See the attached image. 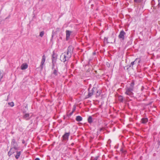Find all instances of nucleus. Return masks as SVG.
<instances>
[{
  "instance_id": "nucleus-1",
  "label": "nucleus",
  "mask_w": 160,
  "mask_h": 160,
  "mask_svg": "<svg viewBox=\"0 0 160 160\" xmlns=\"http://www.w3.org/2000/svg\"><path fill=\"white\" fill-rule=\"evenodd\" d=\"M134 82L132 81L129 86H127L125 88V93L127 95L132 97L133 95V91L134 89Z\"/></svg>"
},
{
  "instance_id": "nucleus-2",
  "label": "nucleus",
  "mask_w": 160,
  "mask_h": 160,
  "mask_svg": "<svg viewBox=\"0 0 160 160\" xmlns=\"http://www.w3.org/2000/svg\"><path fill=\"white\" fill-rule=\"evenodd\" d=\"M71 56L65 52L61 55L60 56L61 60V61L65 62L68 61L71 58Z\"/></svg>"
},
{
  "instance_id": "nucleus-3",
  "label": "nucleus",
  "mask_w": 160,
  "mask_h": 160,
  "mask_svg": "<svg viewBox=\"0 0 160 160\" xmlns=\"http://www.w3.org/2000/svg\"><path fill=\"white\" fill-rule=\"evenodd\" d=\"M11 148H14L15 150H18V145L14 139L12 140Z\"/></svg>"
},
{
  "instance_id": "nucleus-4",
  "label": "nucleus",
  "mask_w": 160,
  "mask_h": 160,
  "mask_svg": "<svg viewBox=\"0 0 160 160\" xmlns=\"http://www.w3.org/2000/svg\"><path fill=\"white\" fill-rule=\"evenodd\" d=\"M126 34V33L123 30L121 31L120 32L118 35V38L120 39V40L122 41L124 39L125 35Z\"/></svg>"
},
{
  "instance_id": "nucleus-5",
  "label": "nucleus",
  "mask_w": 160,
  "mask_h": 160,
  "mask_svg": "<svg viewBox=\"0 0 160 160\" xmlns=\"http://www.w3.org/2000/svg\"><path fill=\"white\" fill-rule=\"evenodd\" d=\"M73 49L74 48L73 46H69L68 47L66 52L72 56V54L73 52Z\"/></svg>"
},
{
  "instance_id": "nucleus-6",
  "label": "nucleus",
  "mask_w": 160,
  "mask_h": 160,
  "mask_svg": "<svg viewBox=\"0 0 160 160\" xmlns=\"http://www.w3.org/2000/svg\"><path fill=\"white\" fill-rule=\"evenodd\" d=\"M70 135V133L69 132H66L62 136V138H63V141H68V138Z\"/></svg>"
},
{
  "instance_id": "nucleus-7",
  "label": "nucleus",
  "mask_w": 160,
  "mask_h": 160,
  "mask_svg": "<svg viewBox=\"0 0 160 160\" xmlns=\"http://www.w3.org/2000/svg\"><path fill=\"white\" fill-rule=\"evenodd\" d=\"M57 55L55 54L54 52H53V54L52 55V62H56L57 59Z\"/></svg>"
},
{
  "instance_id": "nucleus-8",
  "label": "nucleus",
  "mask_w": 160,
  "mask_h": 160,
  "mask_svg": "<svg viewBox=\"0 0 160 160\" xmlns=\"http://www.w3.org/2000/svg\"><path fill=\"white\" fill-rule=\"evenodd\" d=\"M45 57L44 55L42 56V59L41 62L40 67H41V69H42L43 68V65L44 64L45 62Z\"/></svg>"
},
{
  "instance_id": "nucleus-9",
  "label": "nucleus",
  "mask_w": 160,
  "mask_h": 160,
  "mask_svg": "<svg viewBox=\"0 0 160 160\" xmlns=\"http://www.w3.org/2000/svg\"><path fill=\"white\" fill-rule=\"evenodd\" d=\"M66 39L67 40H68L70 38V36L72 32L68 30H67L66 31Z\"/></svg>"
},
{
  "instance_id": "nucleus-10",
  "label": "nucleus",
  "mask_w": 160,
  "mask_h": 160,
  "mask_svg": "<svg viewBox=\"0 0 160 160\" xmlns=\"http://www.w3.org/2000/svg\"><path fill=\"white\" fill-rule=\"evenodd\" d=\"M23 118L26 120H28L31 118V117L29 113H26L23 116Z\"/></svg>"
},
{
  "instance_id": "nucleus-11",
  "label": "nucleus",
  "mask_w": 160,
  "mask_h": 160,
  "mask_svg": "<svg viewBox=\"0 0 160 160\" xmlns=\"http://www.w3.org/2000/svg\"><path fill=\"white\" fill-rule=\"evenodd\" d=\"M59 73L58 71V68H57L56 69H53V72L52 74L54 75L55 76H57Z\"/></svg>"
},
{
  "instance_id": "nucleus-12",
  "label": "nucleus",
  "mask_w": 160,
  "mask_h": 160,
  "mask_svg": "<svg viewBox=\"0 0 160 160\" xmlns=\"http://www.w3.org/2000/svg\"><path fill=\"white\" fill-rule=\"evenodd\" d=\"M28 67V65L26 63L23 64L21 66V68L22 70H25Z\"/></svg>"
},
{
  "instance_id": "nucleus-13",
  "label": "nucleus",
  "mask_w": 160,
  "mask_h": 160,
  "mask_svg": "<svg viewBox=\"0 0 160 160\" xmlns=\"http://www.w3.org/2000/svg\"><path fill=\"white\" fill-rule=\"evenodd\" d=\"M148 121V118H142L141 119V122L142 123L145 124Z\"/></svg>"
},
{
  "instance_id": "nucleus-14",
  "label": "nucleus",
  "mask_w": 160,
  "mask_h": 160,
  "mask_svg": "<svg viewBox=\"0 0 160 160\" xmlns=\"http://www.w3.org/2000/svg\"><path fill=\"white\" fill-rule=\"evenodd\" d=\"M21 151H17L16 154L15 155V157L16 159H18L19 158L20 155H21Z\"/></svg>"
},
{
  "instance_id": "nucleus-15",
  "label": "nucleus",
  "mask_w": 160,
  "mask_h": 160,
  "mask_svg": "<svg viewBox=\"0 0 160 160\" xmlns=\"http://www.w3.org/2000/svg\"><path fill=\"white\" fill-rule=\"evenodd\" d=\"M82 118L79 116H77L76 117V120L78 122H80L82 120Z\"/></svg>"
},
{
  "instance_id": "nucleus-16",
  "label": "nucleus",
  "mask_w": 160,
  "mask_h": 160,
  "mask_svg": "<svg viewBox=\"0 0 160 160\" xmlns=\"http://www.w3.org/2000/svg\"><path fill=\"white\" fill-rule=\"evenodd\" d=\"M118 100L121 102H123V97L122 96L119 95L118 97Z\"/></svg>"
},
{
  "instance_id": "nucleus-17",
  "label": "nucleus",
  "mask_w": 160,
  "mask_h": 160,
  "mask_svg": "<svg viewBox=\"0 0 160 160\" xmlns=\"http://www.w3.org/2000/svg\"><path fill=\"white\" fill-rule=\"evenodd\" d=\"M88 121L89 123H91L92 122V118L91 116H90L88 118Z\"/></svg>"
},
{
  "instance_id": "nucleus-18",
  "label": "nucleus",
  "mask_w": 160,
  "mask_h": 160,
  "mask_svg": "<svg viewBox=\"0 0 160 160\" xmlns=\"http://www.w3.org/2000/svg\"><path fill=\"white\" fill-rule=\"evenodd\" d=\"M137 58H136L135 59V60L133 62H131L130 65L129 66V67H131L132 66H133L135 62H136V61L137 60Z\"/></svg>"
},
{
  "instance_id": "nucleus-19",
  "label": "nucleus",
  "mask_w": 160,
  "mask_h": 160,
  "mask_svg": "<svg viewBox=\"0 0 160 160\" xmlns=\"http://www.w3.org/2000/svg\"><path fill=\"white\" fill-rule=\"evenodd\" d=\"M3 76V72L2 71H0V81L2 78Z\"/></svg>"
},
{
  "instance_id": "nucleus-20",
  "label": "nucleus",
  "mask_w": 160,
  "mask_h": 160,
  "mask_svg": "<svg viewBox=\"0 0 160 160\" xmlns=\"http://www.w3.org/2000/svg\"><path fill=\"white\" fill-rule=\"evenodd\" d=\"M134 2L136 3H140L142 2L143 0H133Z\"/></svg>"
},
{
  "instance_id": "nucleus-21",
  "label": "nucleus",
  "mask_w": 160,
  "mask_h": 160,
  "mask_svg": "<svg viewBox=\"0 0 160 160\" xmlns=\"http://www.w3.org/2000/svg\"><path fill=\"white\" fill-rule=\"evenodd\" d=\"M101 92V91L100 90H98L97 91L96 96H99Z\"/></svg>"
},
{
  "instance_id": "nucleus-22",
  "label": "nucleus",
  "mask_w": 160,
  "mask_h": 160,
  "mask_svg": "<svg viewBox=\"0 0 160 160\" xmlns=\"http://www.w3.org/2000/svg\"><path fill=\"white\" fill-rule=\"evenodd\" d=\"M44 34V31L41 32H40V33L39 34V36H40L41 37H42L43 36Z\"/></svg>"
},
{
  "instance_id": "nucleus-23",
  "label": "nucleus",
  "mask_w": 160,
  "mask_h": 160,
  "mask_svg": "<svg viewBox=\"0 0 160 160\" xmlns=\"http://www.w3.org/2000/svg\"><path fill=\"white\" fill-rule=\"evenodd\" d=\"M56 63V62H52V70L53 69H56L55 68H54V67H55V63Z\"/></svg>"
},
{
  "instance_id": "nucleus-24",
  "label": "nucleus",
  "mask_w": 160,
  "mask_h": 160,
  "mask_svg": "<svg viewBox=\"0 0 160 160\" xmlns=\"http://www.w3.org/2000/svg\"><path fill=\"white\" fill-rule=\"evenodd\" d=\"M93 93L92 92H89L88 93V98L90 97H91L93 95Z\"/></svg>"
},
{
  "instance_id": "nucleus-25",
  "label": "nucleus",
  "mask_w": 160,
  "mask_h": 160,
  "mask_svg": "<svg viewBox=\"0 0 160 160\" xmlns=\"http://www.w3.org/2000/svg\"><path fill=\"white\" fill-rule=\"evenodd\" d=\"M8 104L12 107H13L14 105V103L13 102H9Z\"/></svg>"
},
{
  "instance_id": "nucleus-26",
  "label": "nucleus",
  "mask_w": 160,
  "mask_h": 160,
  "mask_svg": "<svg viewBox=\"0 0 160 160\" xmlns=\"http://www.w3.org/2000/svg\"><path fill=\"white\" fill-rule=\"evenodd\" d=\"M99 157V156H97L95 158H92L91 160H98V159Z\"/></svg>"
},
{
  "instance_id": "nucleus-27",
  "label": "nucleus",
  "mask_w": 160,
  "mask_h": 160,
  "mask_svg": "<svg viewBox=\"0 0 160 160\" xmlns=\"http://www.w3.org/2000/svg\"><path fill=\"white\" fill-rule=\"evenodd\" d=\"M12 150H10L9 152H8V155L9 156H11L12 154H13V152H12Z\"/></svg>"
},
{
  "instance_id": "nucleus-28",
  "label": "nucleus",
  "mask_w": 160,
  "mask_h": 160,
  "mask_svg": "<svg viewBox=\"0 0 160 160\" xmlns=\"http://www.w3.org/2000/svg\"><path fill=\"white\" fill-rule=\"evenodd\" d=\"M12 150V152H13V153H14L15 152V151L16 150H15V149L12 148H11V149L10 150Z\"/></svg>"
},
{
  "instance_id": "nucleus-29",
  "label": "nucleus",
  "mask_w": 160,
  "mask_h": 160,
  "mask_svg": "<svg viewBox=\"0 0 160 160\" xmlns=\"http://www.w3.org/2000/svg\"><path fill=\"white\" fill-rule=\"evenodd\" d=\"M96 89V88L95 87H93L92 89V92L93 93L94 92V90L95 89Z\"/></svg>"
},
{
  "instance_id": "nucleus-30",
  "label": "nucleus",
  "mask_w": 160,
  "mask_h": 160,
  "mask_svg": "<svg viewBox=\"0 0 160 160\" xmlns=\"http://www.w3.org/2000/svg\"><path fill=\"white\" fill-rule=\"evenodd\" d=\"M55 32H52V38H53V37L54 36Z\"/></svg>"
},
{
  "instance_id": "nucleus-31",
  "label": "nucleus",
  "mask_w": 160,
  "mask_h": 160,
  "mask_svg": "<svg viewBox=\"0 0 160 160\" xmlns=\"http://www.w3.org/2000/svg\"><path fill=\"white\" fill-rule=\"evenodd\" d=\"M108 39L107 38H104V41H106L107 43H108Z\"/></svg>"
},
{
  "instance_id": "nucleus-32",
  "label": "nucleus",
  "mask_w": 160,
  "mask_h": 160,
  "mask_svg": "<svg viewBox=\"0 0 160 160\" xmlns=\"http://www.w3.org/2000/svg\"><path fill=\"white\" fill-rule=\"evenodd\" d=\"M35 160H40V159L38 158H36Z\"/></svg>"
},
{
  "instance_id": "nucleus-33",
  "label": "nucleus",
  "mask_w": 160,
  "mask_h": 160,
  "mask_svg": "<svg viewBox=\"0 0 160 160\" xmlns=\"http://www.w3.org/2000/svg\"><path fill=\"white\" fill-rule=\"evenodd\" d=\"M158 5H160V0H158Z\"/></svg>"
},
{
  "instance_id": "nucleus-34",
  "label": "nucleus",
  "mask_w": 160,
  "mask_h": 160,
  "mask_svg": "<svg viewBox=\"0 0 160 160\" xmlns=\"http://www.w3.org/2000/svg\"><path fill=\"white\" fill-rule=\"evenodd\" d=\"M74 108H73V111H74V110H75V106H74Z\"/></svg>"
},
{
  "instance_id": "nucleus-35",
  "label": "nucleus",
  "mask_w": 160,
  "mask_h": 160,
  "mask_svg": "<svg viewBox=\"0 0 160 160\" xmlns=\"http://www.w3.org/2000/svg\"><path fill=\"white\" fill-rule=\"evenodd\" d=\"M74 111H72V112L71 113H70V115H72V113Z\"/></svg>"
},
{
  "instance_id": "nucleus-36",
  "label": "nucleus",
  "mask_w": 160,
  "mask_h": 160,
  "mask_svg": "<svg viewBox=\"0 0 160 160\" xmlns=\"http://www.w3.org/2000/svg\"><path fill=\"white\" fill-rule=\"evenodd\" d=\"M74 144V143H72L71 144V145L73 146Z\"/></svg>"
},
{
  "instance_id": "nucleus-37",
  "label": "nucleus",
  "mask_w": 160,
  "mask_h": 160,
  "mask_svg": "<svg viewBox=\"0 0 160 160\" xmlns=\"http://www.w3.org/2000/svg\"><path fill=\"white\" fill-rule=\"evenodd\" d=\"M93 55H95V52H93Z\"/></svg>"
},
{
  "instance_id": "nucleus-38",
  "label": "nucleus",
  "mask_w": 160,
  "mask_h": 160,
  "mask_svg": "<svg viewBox=\"0 0 160 160\" xmlns=\"http://www.w3.org/2000/svg\"><path fill=\"white\" fill-rule=\"evenodd\" d=\"M24 142H25V141H22V143H24Z\"/></svg>"
},
{
  "instance_id": "nucleus-39",
  "label": "nucleus",
  "mask_w": 160,
  "mask_h": 160,
  "mask_svg": "<svg viewBox=\"0 0 160 160\" xmlns=\"http://www.w3.org/2000/svg\"><path fill=\"white\" fill-rule=\"evenodd\" d=\"M43 0H42V1Z\"/></svg>"
}]
</instances>
